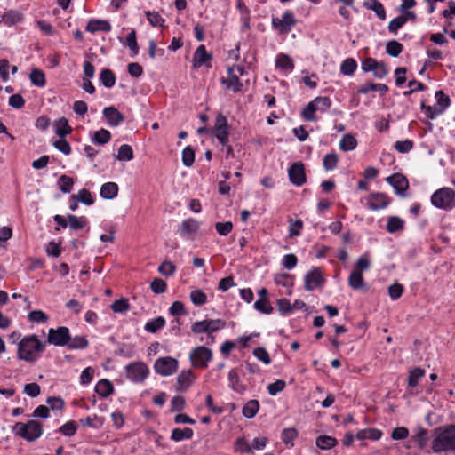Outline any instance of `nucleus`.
I'll list each match as a JSON object with an SVG mask.
<instances>
[{"label":"nucleus","instance_id":"2eb2a0df","mask_svg":"<svg viewBox=\"0 0 455 455\" xmlns=\"http://www.w3.org/2000/svg\"><path fill=\"white\" fill-rule=\"evenodd\" d=\"M390 204V198L385 193L373 192L367 197L368 208L378 211L386 208Z\"/></svg>","mask_w":455,"mask_h":455},{"label":"nucleus","instance_id":"20e7f679","mask_svg":"<svg viewBox=\"0 0 455 455\" xmlns=\"http://www.w3.org/2000/svg\"><path fill=\"white\" fill-rule=\"evenodd\" d=\"M432 204L439 209L451 211L455 207V191L451 188H442L431 196Z\"/></svg>","mask_w":455,"mask_h":455},{"label":"nucleus","instance_id":"37998d69","mask_svg":"<svg viewBox=\"0 0 455 455\" xmlns=\"http://www.w3.org/2000/svg\"><path fill=\"white\" fill-rule=\"evenodd\" d=\"M226 325V322L221 319H211L207 320V334L208 337L213 341L214 338L212 336V333L217 331L218 330L224 328Z\"/></svg>","mask_w":455,"mask_h":455},{"label":"nucleus","instance_id":"a211bd4d","mask_svg":"<svg viewBox=\"0 0 455 455\" xmlns=\"http://www.w3.org/2000/svg\"><path fill=\"white\" fill-rule=\"evenodd\" d=\"M195 376L191 370H183L177 377V387L178 392H185L193 384Z\"/></svg>","mask_w":455,"mask_h":455},{"label":"nucleus","instance_id":"58836bf2","mask_svg":"<svg viewBox=\"0 0 455 455\" xmlns=\"http://www.w3.org/2000/svg\"><path fill=\"white\" fill-rule=\"evenodd\" d=\"M92 140L95 144L104 145L111 140V133L109 131L101 128L94 132Z\"/></svg>","mask_w":455,"mask_h":455},{"label":"nucleus","instance_id":"49530a36","mask_svg":"<svg viewBox=\"0 0 455 455\" xmlns=\"http://www.w3.org/2000/svg\"><path fill=\"white\" fill-rule=\"evenodd\" d=\"M403 44L395 40H391L386 44V52L392 57H397L403 52Z\"/></svg>","mask_w":455,"mask_h":455},{"label":"nucleus","instance_id":"5fc2aeb1","mask_svg":"<svg viewBox=\"0 0 455 455\" xmlns=\"http://www.w3.org/2000/svg\"><path fill=\"white\" fill-rule=\"evenodd\" d=\"M146 16L148 22L153 27H164L165 20L159 14V12L148 11L146 12Z\"/></svg>","mask_w":455,"mask_h":455},{"label":"nucleus","instance_id":"de8ad7c7","mask_svg":"<svg viewBox=\"0 0 455 455\" xmlns=\"http://www.w3.org/2000/svg\"><path fill=\"white\" fill-rule=\"evenodd\" d=\"M314 106L316 108V111L325 112L327 111L331 105V100L329 97H316L312 100Z\"/></svg>","mask_w":455,"mask_h":455},{"label":"nucleus","instance_id":"c756f323","mask_svg":"<svg viewBox=\"0 0 455 455\" xmlns=\"http://www.w3.org/2000/svg\"><path fill=\"white\" fill-rule=\"evenodd\" d=\"M298 430L294 427L284 428L282 431L281 438L287 447L294 446V440L298 437Z\"/></svg>","mask_w":455,"mask_h":455},{"label":"nucleus","instance_id":"4c0bfd02","mask_svg":"<svg viewBox=\"0 0 455 455\" xmlns=\"http://www.w3.org/2000/svg\"><path fill=\"white\" fill-rule=\"evenodd\" d=\"M348 284L354 290H359L363 287V274L359 271L353 270L348 277Z\"/></svg>","mask_w":455,"mask_h":455},{"label":"nucleus","instance_id":"9b49d317","mask_svg":"<svg viewBox=\"0 0 455 455\" xmlns=\"http://www.w3.org/2000/svg\"><path fill=\"white\" fill-rule=\"evenodd\" d=\"M288 176L291 183L300 187L307 182L305 164L301 161L293 163L288 169Z\"/></svg>","mask_w":455,"mask_h":455},{"label":"nucleus","instance_id":"c9c22d12","mask_svg":"<svg viewBox=\"0 0 455 455\" xmlns=\"http://www.w3.org/2000/svg\"><path fill=\"white\" fill-rule=\"evenodd\" d=\"M100 80L105 87L111 88L116 83V76L111 69L104 68L100 72Z\"/></svg>","mask_w":455,"mask_h":455},{"label":"nucleus","instance_id":"473e14b6","mask_svg":"<svg viewBox=\"0 0 455 455\" xmlns=\"http://www.w3.org/2000/svg\"><path fill=\"white\" fill-rule=\"evenodd\" d=\"M386 228L389 233L401 231L404 228V221L397 216H391L387 219Z\"/></svg>","mask_w":455,"mask_h":455},{"label":"nucleus","instance_id":"09e8293b","mask_svg":"<svg viewBox=\"0 0 455 455\" xmlns=\"http://www.w3.org/2000/svg\"><path fill=\"white\" fill-rule=\"evenodd\" d=\"M339 162V156L336 153L327 154L323 157V166L326 171L334 170L337 167Z\"/></svg>","mask_w":455,"mask_h":455},{"label":"nucleus","instance_id":"b1692460","mask_svg":"<svg viewBox=\"0 0 455 455\" xmlns=\"http://www.w3.org/2000/svg\"><path fill=\"white\" fill-rule=\"evenodd\" d=\"M194 431L192 428H174L172 431L171 439L174 442H180L183 440H189L193 437Z\"/></svg>","mask_w":455,"mask_h":455},{"label":"nucleus","instance_id":"2f4dec72","mask_svg":"<svg viewBox=\"0 0 455 455\" xmlns=\"http://www.w3.org/2000/svg\"><path fill=\"white\" fill-rule=\"evenodd\" d=\"M56 134L60 138H65L68 134L71 133L72 128L68 124V121L65 117L60 118L55 122Z\"/></svg>","mask_w":455,"mask_h":455},{"label":"nucleus","instance_id":"4468645a","mask_svg":"<svg viewBox=\"0 0 455 455\" xmlns=\"http://www.w3.org/2000/svg\"><path fill=\"white\" fill-rule=\"evenodd\" d=\"M324 278L320 268L315 267L305 275V289L308 291L323 285Z\"/></svg>","mask_w":455,"mask_h":455},{"label":"nucleus","instance_id":"a878e982","mask_svg":"<svg viewBox=\"0 0 455 455\" xmlns=\"http://www.w3.org/2000/svg\"><path fill=\"white\" fill-rule=\"evenodd\" d=\"M382 436V432L379 429L377 428H366L362 429L357 432L356 438L358 440H364V439H370V440H379Z\"/></svg>","mask_w":455,"mask_h":455},{"label":"nucleus","instance_id":"bb28decb","mask_svg":"<svg viewBox=\"0 0 455 455\" xmlns=\"http://www.w3.org/2000/svg\"><path fill=\"white\" fill-rule=\"evenodd\" d=\"M22 19L23 15L20 12L14 10H10L2 15V21L6 26L15 25L20 22Z\"/></svg>","mask_w":455,"mask_h":455},{"label":"nucleus","instance_id":"412c9836","mask_svg":"<svg viewBox=\"0 0 455 455\" xmlns=\"http://www.w3.org/2000/svg\"><path fill=\"white\" fill-rule=\"evenodd\" d=\"M371 91H378L381 93V95H385L388 91V87L384 84H375L373 82H367L357 89V93L367 94Z\"/></svg>","mask_w":455,"mask_h":455},{"label":"nucleus","instance_id":"72a5a7b5","mask_svg":"<svg viewBox=\"0 0 455 455\" xmlns=\"http://www.w3.org/2000/svg\"><path fill=\"white\" fill-rule=\"evenodd\" d=\"M70 198L71 200L79 201L85 205H92L94 203L92 193L86 188L79 190L77 195H72Z\"/></svg>","mask_w":455,"mask_h":455},{"label":"nucleus","instance_id":"c03bdc74","mask_svg":"<svg viewBox=\"0 0 455 455\" xmlns=\"http://www.w3.org/2000/svg\"><path fill=\"white\" fill-rule=\"evenodd\" d=\"M89 342L84 336L70 337V341L68 344L69 349H84L88 347Z\"/></svg>","mask_w":455,"mask_h":455},{"label":"nucleus","instance_id":"e2e57ef3","mask_svg":"<svg viewBox=\"0 0 455 455\" xmlns=\"http://www.w3.org/2000/svg\"><path fill=\"white\" fill-rule=\"evenodd\" d=\"M175 271V265L169 260H164L158 267V272L164 276H172Z\"/></svg>","mask_w":455,"mask_h":455},{"label":"nucleus","instance_id":"864d4df0","mask_svg":"<svg viewBox=\"0 0 455 455\" xmlns=\"http://www.w3.org/2000/svg\"><path fill=\"white\" fill-rule=\"evenodd\" d=\"M129 308H130L129 300L124 298L115 300L111 305V309L115 313H124V312L128 311Z\"/></svg>","mask_w":455,"mask_h":455},{"label":"nucleus","instance_id":"9d476101","mask_svg":"<svg viewBox=\"0 0 455 455\" xmlns=\"http://www.w3.org/2000/svg\"><path fill=\"white\" fill-rule=\"evenodd\" d=\"M156 372L162 376H170L178 369V361L171 356L158 358L154 364Z\"/></svg>","mask_w":455,"mask_h":455},{"label":"nucleus","instance_id":"3c124183","mask_svg":"<svg viewBox=\"0 0 455 455\" xmlns=\"http://www.w3.org/2000/svg\"><path fill=\"white\" fill-rule=\"evenodd\" d=\"M68 220L69 228L75 231L84 228L86 224V220L84 217L79 218L72 214L68 215Z\"/></svg>","mask_w":455,"mask_h":455},{"label":"nucleus","instance_id":"1a4fd4ad","mask_svg":"<svg viewBox=\"0 0 455 455\" xmlns=\"http://www.w3.org/2000/svg\"><path fill=\"white\" fill-rule=\"evenodd\" d=\"M297 20L294 18V15L291 12L286 11L282 19L273 18L272 19V26L275 29H276L279 34H287L291 28L296 25Z\"/></svg>","mask_w":455,"mask_h":455},{"label":"nucleus","instance_id":"a18cd8bd","mask_svg":"<svg viewBox=\"0 0 455 455\" xmlns=\"http://www.w3.org/2000/svg\"><path fill=\"white\" fill-rule=\"evenodd\" d=\"M30 81L34 85L43 87L46 83L45 75L42 70L34 68L30 73Z\"/></svg>","mask_w":455,"mask_h":455},{"label":"nucleus","instance_id":"69168bd1","mask_svg":"<svg viewBox=\"0 0 455 455\" xmlns=\"http://www.w3.org/2000/svg\"><path fill=\"white\" fill-rule=\"evenodd\" d=\"M150 288L154 293L161 294L166 291L167 284L163 279L155 278L150 283Z\"/></svg>","mask_w":455,"mask_h":455},{"label":"nucleus","instance_id":"4d7b16f0","mask_svg":"<svg viewBox=\"0 0 455 455\" xmlns=\"http://www.w3.org/2000/svg\"><path fill=\"white\" fill-rule=\"evenodd\" d=\"M316 108L314 106L313 102L310 101L302 110L301 116L305 121H315Z\"/></svg>","mask_w":455,"mask_h":455},{"label":"nucleus","instance_id":"cd10ccee","mask_svg":"<svg viewBox=\"0 0 455 455\" xmlns=\"http://www.w3.org/2000/svg\"><path fill=\"white\" fill-rule=\"evenodd\" d=\"M259 410V403L258 400L251 399L248 401L243 407V415L247 419H252L256 416Z\"/></svg>","mask_w":455,"mask_h":455},{"label":"nucleus","instance_id":"4be33fe9","mask_svg":"<svg viewBox=\"0 0 455 455\" xmlns=\"http://www.w3.org/2000/svg\"><path fill=\"white\" fill-rule=\"evenodd\" d=\"M95 392L101 397H108L114 392V386L108 379H100L96 387Z\"/></svg>","mask_w":455,"mask_h":455},{"label":"nucleus","instance_id":"f03ea898","mask_svg":"<svg viewBox=\"0 0 455 455\" xmlns=\"http://www.w3.org/2000/svg\"><path fill=\"white\" fill-rule=\"evenodd\" d=\"M436 436L432 442V449L435 453L455 451V425L435 429Z\"/></svg>","mask_w":455,"mask_h":455},{"label":"nucleus","instance_id":"f704fd0d","mask_svg":"<svg viewBox=\"0 0 455 455\" xmlns=\"http://www.w3.org/2000/svg\"><path fill=\"white\" fill-rule=\"evenodd\" d=\"M164 324H165V319L163 316H158V317H156L155 319H152V320L148 321L145 324L144 329L148 332L156 333L159 330L164 328Z\"/></svg>","mask_w":455,"mask_h":455},{"label":"nucleus","instance_id":"39448f33","mask_svg":"<svg viewBox=\"0 0 455 455\" xmlns=\"http://www.w3.org/2000/svg\"><path fill=\"white\" fill-rule=\"evenodd\" d=\"M435 97L436 99L435 106H427L424 101L420 104V108L425 111V115L428 119H435L437 116L443 113L451 104L450 97L442 90L436 91Z\"/></svg>","mask_w":455,"mask_h":455},{"label":"nucleus","instance_id":"7ed1b4c3","mask_svg":"<svg viewBox=\"0 0 455 455\" xmlns=\"http://www.w3.org/2000/svg\"><path fill=\"white\" fill-rule=\"evenodd\" d=\"M12 432L28 442H35L43 434V424L36 419H30L26 423L17 422L12 426Z\"/></svg>","mask_w":455,"mask_h":455},{"label":"nucleus","instance_id":"13d9d810","mask_svg":"<svg viewBox=\"0 0 455 455\" xmlns=\"http://www.w3.org/2000/svg\"><path fill=\"white\" fill-rule=\"evenodd\" d=\"M195 162V151L190 146H187L182 151V163L185 166L189 167Z\"/></svg>","mask_w":455,"mask_h":455},{"label":"nucleus","instance_id":"aec40b11","mask_svg":"<svg viewBox=\"0 0 455 455\" xmlns=\"http://www.w3.org/2000/svg\"><path fill=\"white\" fill-rule=\"evenodd\" d=\"M221 84L226 86L227 89L231 90L234 92H238L243 88V83L238 77L236 73H228V77L221 78Z\"/></svg>","mask_w":455,"mask_h":455},{"label":"nucleus","instance_id":"f3484780","mask_svg":"<svg viewBox=\"0 0 455 455\" xmlns=\"http://www.w3.org/2000/svg\"><path fill=\"white\" fill-rule=\"evenodd\" d=\"M212 55L207 52L206 48L204 44L199 45L193 56L192 67L195 69L201 68L206 62L212 60Z\"/></svg>","mask_w":455,"mask_h":455},{"label":"nucleus","instance_id":"6e6552de","mask_svg":"<svg viewBox=\"0 0 455 455\" xmlns=\"http://www.w3.org/2000/svg\"><path fill=\"white\" fill-rule=\"evenodd\" d=\"M212 358V350L204 346L196 347L190 354L192 364L197 368H206L208 362H210Z\"/></svg>","mask_w":455,"mask_h":455},{"label":"nucleus","instance_id":"f257e3e1","mask_svg":"<svg viewBox=\"0 0 455 455\" xmlns=\"http://www.w3.org/2000/svg\"><path fill=\"white\" fill-rule=\"evenodd\" d=\"M45 347V343L39 340L36 334L25 336L18 344L17 357L33 363L38 360Z\"/></svg>","mask_w":455,"mask_h":455},{"label":"nucleus","instance_id":"6ab92c4d","mask_svg":"<svg viewBox=\"0 0 455 455\" xmlns=\"http://www.w3.org/2000/svg\"><path fill=\"white\" fill-rule=\"evenodd\" d=\"M103 115L111 126L119 125L124 119L123 114L118 111L115 107H108L103 110Z\"/></svg>","mask_w":455,"mask_h":455},{"label":"nucleus","instance_id":"774afa93","mask_svg":"<svg viewBox=\"0 0 455 455\" xmlns=\"http://www.w3.org/2000/svg\"><path fill=\"white\" fill-rule=\"evenodd\" d=\"M126 45L133 52L134 55L139 52V45L136 39V31L132 29L126 37Z\"/></svg>","mask_w":455,"mask_h":455},{"label":"nucleus","instance_id":"c85d7f7f","mask_svg":"<svg viewBox=\"0 0 455 455\" xmlns=\"http://www.w3.org/2000/svg\"><path fill=\"white\" fill-rule=\"evenodd\" d=\"M363 5L367 9L372 10L380 20H383L386 19L385 8H384L383 4L380 2H379L378 0H366L363 3Z\"/></svg>","mask_w":455,"mask_h":455},{"label":"nucleus","instance_id":"0e129e2a","mask_svg":"<svg viewBox=\"0 0 455 455\" xmlns=\"http://www.w3.org/2000/svg\"><path fill=\"white\" fill-rule=\"evenodd\" d=\"M229 126L221 127L217 130H214V133L220 143L223 146H227L229 141Z\"/></svg>","mask_w":455,"mask_h":455},{"label":"nucleus","instance_id":"603ef678","mask_svg":"<svg viewBox=\"0 0 455 455\" xmlns=\"http://www.w3.org/2000/svg\"><path fill=\"white\" fill-rule=\"evenodd\" d=\"M58 184H59L60 189L63 193H69L73 188L74 180L71 177L63 174L60 177Z\"/></svg>","mask_w":455,"mask_h":455},{"label":"nucleus","instance_id":"6e6d98bb","mask_svg":"<svg viewBox=\"0 0 455 455\" xmlns=\"http://www.w3.org/2000/svg\"><path fill=\"white\" fill-rule=\"evenodd\" d=\"M77 430L76 423L73 420L68 421L59 428V432L65 436H73Z\"/></svg>","mask_w":455,"mask_h":455},{"label":"nucleus","instance_id":"ea45409f","mask_svg":"<svg viewBox=\"0 0 455 455\" xmlns=\"http://www.w3.org/2000/svg\"><path fill=\"white\" fill-rule=\"evenodd\" d=\"M134 157L133 150L128 144H123L119 147L116 158L120 161H130Z\"/></svg>","mask_w":455,"mask_h":455},{"label":"nucleus","instance_id":"7c9ffc66","mask_svg":"<svg viewBox=\"0 0 455 455\" xmlns=\"http://www.w3.org/2000/svg\"><path fill=\"white\" fill-rule=\"evenodd\" d=\"M315 444L321 450H329L338 444V440L330 435H320L316 438Z\"/></svg>","mask_w":455,"mask_h":455},{"label":"nucleus","instance_id":"f8f14e48","mask_svg":"<svg viewBox=\"0 0 455 455\" xmlns=\"http://www.w3.org/2000/svg\"><path fill=\"white\" fill-rule=\"evenodd\" d=\"M200 228V223L198 220L193 218L187 219L183 220L179 228H178V234L182 238L188 239V240H194L196 235L197 234Z\"/></svg>","mask_w":455,"mask_h":455},{"label":"nucleus","instance_id":"5701e85b","mask_svg":"<svg viewBox=\"0 0 455 455\" xmlns=\"http://www.w3.org/2000/svg\"><path fill=\"white\" fill-rule=\"evenodd\" d=\"M118 186L115 182L104 183L100 190V195L104 199H113L117 196Z\"/></svg>","mask_w":455,"mask_h":455},{"label":"nucleus","instance_id":"423d86ee","mask_svg":"<svg viewBox=\"0 0 455 455\" xmlns=\"http://www.w3.org/2000/svg\"><path fill=\"white\" fill-rule=\"evenodd\" d=\"M70 341V331L66 326L51 328L47 335V342L57 347L68 346Z\"/></svg>","mask_w":455,"mask_h":455},{"label":"nucleus","instance_id":"dca6fc26","mask_svg":"<svg viewBox=\"0 0 455 455\" xmlns=\"http://www.w3.org/2000/svg\"><path fill=\"white\" fill-rule=\"evenodd\" d=\"M228 386L237 394L243 395L247 390V386L240 379L237 368H233L228 372Z\"/></svg>","mask_w":455,"mask_h":455},{"label":"nucleus","instance_id":"0eeeda50","mask_svg":"<svg viewBox=\"0 0 455 455\" xmlns=\"http://www.w3.org/2000/svg\"><path fill=\"white\" fill-rule=\"evenodd\" d=\"M127 378L132 382H143L149 373L148 366L142 362L129 363L126 367Z\"/></svg>","mask_w":455,"mask_h":455},{"label":"nucleus","instance_id":"052dcab7","mask_svg":"<svg viewBox=\"0 0 455 455\" xmlns=\"http://www.w3.org/2000/svg\"><path fill=\"white\" fill-rule=\"evenodd\" d=\"M407 22V18L404 16H398L393 19L388 24V30L392 34H397L399 28H401Z\"/></svg>","mask_w":455,"mask_h":455},{"label":"nucleus","instance_id":"8fccbe9b","mask_svg":"<svg viewBox=\"0 0 455 455\" xmlns=\"http://www.w3.org/2000/svg\"><path fill=\"white\" fill-rule=\"evenodd\" d=\"M425 374V371L419 367L414 368L410 371L408 377V386L411 387H414L419 384V379L423 377Z\"/></svg>","mask_w":455,"mask_h":455},{"label":"nucleus","instance_id":"393cba45","mask_svg":"<svg viewBox=\"0 0 455 455\" xmlns=\"http://www.w3.org/2000/svg\"><path fill=\"white\" fill-rule=\"evenodd\" d=\"M86 30L92 33L97 31L109 32L111 30V25L107 20H90L86 26Z\"/></svg>","mask_w":455,"mask_h":455},{"label":"nucleus","instance_id":"bf43d9fd","mask_svg":"<svg viewBox=\"0 0 455 455\" xmlns=\"http://www.w3.org/2000/svg\"><path fill=\"white\" fill-rule=\"evenodd\" d=\"M274 281L277 285L283 287H291L293 285L292 278L287 273L276 274Z\"/></svg>","mask_w":455,"mask_h":455},{"label":"nucleus","instance_id":"a19ab883","mask_svg":"<svg viewBox=\"0 0 455 455\" xmlns=\"http://www.w3.org/2000/svg\"><path fill=\"white\" fill-rule=\"evenodd\" d=\"M357 68V62L353 58H347L340 65V72L345 76H351Z\"/></svg>","mask_w":455,"mask_h":455},{"label":"nucleus","instance_id":"ddd939ff","mask_svg":"<svg viewBox=\"0 0 455 455\" xmlns=\"http://www.w3.org/2000/svg\"><path fill=\"white\" fill-rule=\"evenodd\" d=\"M386 180L394 188L397 195L403 197L406 196V192L409 188V181L403 174L396 172L388 176Z\"/></svg>","mask_w":455,"mask_h":455},{"label":"nucleus","instance_id":"338daca9","mask_svg":"<svg viewBox=\"0 0 455 455\" xmlns=\"http://www.w3.org/2000/svg\"><path fill=\"white\" fill-rule=\"evenodd\" d=\"M254 307L263 314H271L273 312V307L270 305L268 299H259L254 303Z\"/></svg>","mask_w":455,"mask_h":455},{"label":"nucleus","instance_id":"680f3d73","mask_svg":"<svg viewBox=\"0 0 455 455\" xmlns=\"http://www.w3.org/2000/svg\"><path fill=\"white\" fill-rule=\"evenodd\" d=\"M190 299L195 305L202 306L206 303L207 296L203 291L197 289L191 291Z\"/></svg>","mask_w":455,"mask_h":455},{"label":"nucleus","instance_id":"79ce46f5","mask_svg":"<svg viewBox=\"0 0 455 455\" xmlns=\"http://www.w3.org/2000/svg\"><path fill=\"white\" fill-rule=\"evenodd\" d=\"M357 145L356 139L351 134H346L339 142V148L343 151H350L355 148Z\"/></svg>","mask_w":455,"mask_h":455},{"label":"nucleus","instance_id":"e433bc0d","mask_svg":"<svg viewBox=\"0 0 455 455\" xmlns=\"http://www.w3.org/2000/svg\"><path fill=\"white\" fill-rule=\"evenodd\" d=\"M275 65L276 68L283 70H292L294 68L292 59L283 53H281L276 57Z\"/></svg>","mask_w":455,"mask_h":455}]
</instances>
